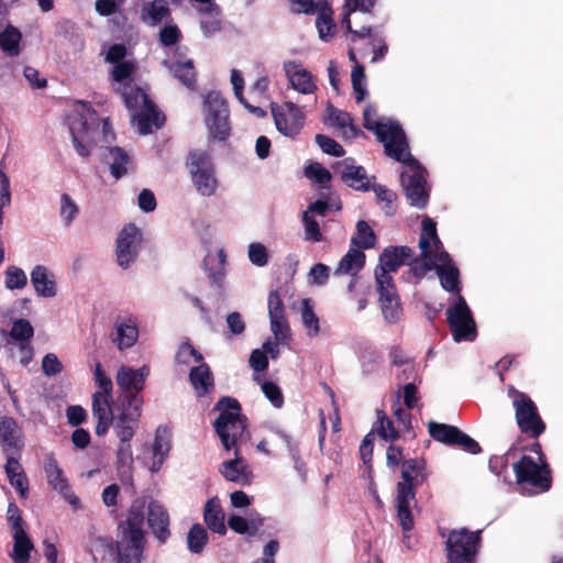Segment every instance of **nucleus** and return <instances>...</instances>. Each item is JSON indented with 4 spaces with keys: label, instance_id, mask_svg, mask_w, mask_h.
<instances>
[{
    "label": "nucleus",
    "instance_id": "79ce46f5",
    "mask_svg": "<svg viewBox=\"0 0 563 563\" xmlns=\"http://www.w3.org/2000/svg\"><path fill=\"white\" fill-rule=\"evenodd\" d=\"M365 254L361 249H350L340 260L335 274H355L365 265Z\"/></svg>",
    "mask_w": 563,
    "mask_h": 563
},
{
    "label": "nucleus",
    "instance_id": "c85d7f7f",
    "mask_svg": "<svg viewBox=\"0 0 563 563\" xmlns=\"http://www.w3.org/2000/svg\"><path fill=\"white\" fill-rule=\"evenodd\" d=\"M115 333L112 341L120 350L129 349L135 344L139 338L136 321L132 318H118L115 321Z\"/></svg>",
    "mask_w": 563,
    "mask_h": 563
},
{
    "label": "nucleus",
    "instance_id": "6e6d98bb",
    "mask_svg": "<svg viewBox=\"0 0 563 563\" xmlns=\"http://www.w3.org/2000/svg\"><path fill=\"white\" fill-rule=\"evenodd\" d=\"M373 190L377 199L385 203L383 206L384 213L389 217L394 216L396 213L395 201L397 200V195L384 185H375Z\"/></svg>",
    "mask_w": 563,
    "mask_h": 563
},
{
    "label": "nucleus",
    "instance_id": "7ed1b4c3",
    "mask_svg": "<svg viewBox=\"0 0 563 563\" xmlns=\"http://www.w3.org/2000/svg\"><path fill=\"white\" fill-rule=\"evenodd\" d=\"M401 152L400 159L404 164V170L400 175V183L405 196L410 206L418 209H424L429 202L430 188L427 181V169L409 152L408 141L406 145L399 146Z\"/></svg>",
    "mask_w": 563,
    "mask_h": 563
},
{
    "label": "nucleus",
    "instance_id": "0eeeda50",
    "mask_svg": "<svg viewBox=\"0 0 563 563\" xmlns=\"http://www.w3.org/2000/svg\"><path fill=\"white\" fill-rule=\"evenodd\" d=\"M376 109L372 104H367L363 111L364 128L375 133L378 141L384 144L387 156L400 159L402 151L399 146L406 145L407 142L405 131L399 123H382L376 121Z\"/></svg>",
    "mask_w": 563,
    "mask_h": 563
},
{
    "label": "nucleus",
    "instance_id": "052dcab7",
    "mask_svg": "<svg viewBox=\"0 0 563 563\" xmlns=\"http://www.w3.org/2000/svg\"><path fill=\"white\" fill-rule=\"evenodd\" d=\"M190 356L194 357L196 363L203 361L202 354L190 342H183L175 356L176 363L186 365L189 363Z\"/></svg>",
    "mask_w": 563,
    "mask_h": 563
},
{
    "label": "nucleus",
    "instance_id": "5701e85b",
    "mask_svg": "<svg viewBox=\"0 0 563 563\" xmlns=\"http://www.w3.org/2000/svg\"><path fill=\"white\" fill-rule=\"evenodd\" d=\"M112 396L92 395V417L97 420L96 434L104 435L113 424L114 416L111 407Z\"/></svg>",
    "mask_w": 563,
    "mask_h": 563
},
{
    "label": "nucleus",
    "instance_id": "69168bd1",
    "mask_svg": "<svg viewBox=\"0 0 563 563\" xmlns=\"http://www.w3.org/2000/svg\"><path fill=\"white\" fill-rule=\"evenodd\" d=\"M181 38L179 27L174 24H165L159 31V42L165 47H170L177 44Z\"/></svg>",
    "mask_w": 563,
    "mask_h": 563
},
{
    "label": "nucleus",
    "instance_id": "de8ad7c7",
    "mask_svg": "<svg viewBox=\"0 0 563 563\" xmlns=\"http://www.w3.org/2000/svg\"><path fill=\"white\" fill-rule=\"evenodd\" d=\"M208 542V532L200 523H195L188 531L187 544L190 552L200 554Z\"/></svg>",
    "mask_w": 563,
    "mask_h": 563
},
{
    "label": "nucleus",
    "instance_id": "37998d69",
    "mask_svg": "<svg viewBox=\"0 0 563 563\" xmlns=\"http://www.w3.org/2000/svg\"><path fill=\"white\" fill-rule=\"evenodd\" d=\"M341 179L351 188L363 191L368 190L366 172L362 166L345 165Z\"/></svg>",
    "mask_w": 563,
    "mask_h": 563
},
{
    "label": "nucleus",
    "instance_id": "393cba45",
    "mask_svg": "<svg viewBox=\"0 0 563 563\" xmlns=\"http://www.w3.org/2000/svg\"><path fill=\"white\" fill-rule=\"evenodd\" d=\"M284 70L295 90L309 95L317 89L312 75L303 69L300 63L296 60L286 62L284 63Z\"/></svg>",
    "mask_w": 563,
    "mask_h": 563
},
{
    "label": "nucleus",
    "instance_id": "a19ab883",
    "mask_svg": "<svg viewBox=\"0 0 563 563\" xmlns=\"http://www.w3.org/2000/svg\"><path fill=\"white\" fill-rule=\"evenodd\" d=\"M435 272L443 289L455 294L461 291L460 271L455 265L439 264L435 266Z\"/></svg>",
    "mask_w": 563,
    "mask_h": 563
},
{
    "label": "nucleus",
    "instance_id": "dca6fc26",
    "mask_svg": "<svg viewBox=\"0 0 563 563\" xmlns=\"http://www.w3.org/2000/svg\"><path fill=\"white\" fill-rule=\"evenodd\" d=\"M142 233L134 223L126 224L118 235L115 255L120 267L126 269L139 256Z\"/></svg>",
    "mask_w": 563,
    "mask_h": 563
},
{
    "label": "nucleus",
    "instance_id": "bb28decb",
    "mask_svg": "<svg viewBox=\"0 0 563 563\" xmlns=\"http://www.w3.org/2000/svg\"><path fill=\"white\" fill-rule=\"evenodd\" d=\"M31 283L41 297L51 298L57 294L55 276L44 265H36L32 269Z\"/></svg>",
    "mask_w": 563,
    "mask_h": 563
},
{
    "label": "nucleus",
    "instance_id": "c03bdc74",
    "mask_svg": "<svg viewBox=\"0 0 563 563\" xmlns=\"http://www.w3.org/2000/svg\"><path fill=\"white\" fill-rule=\"evenodd\" d=\"M316 25L318 29L319 37L322 41L327 42L333 37L336 25L332 19V10L328 2L322 3L320 12L317 16Z\"/></svg>",
    "mask_w": 563,
    "mask_h": 563
},
{
    "label": "nucleus",
    "instance_id": "8fccbe9b",
    "mask_svg": "<svg viewBox=\"0 0 563 563\" xmlns=\"http://www.w3.org/2000/svg\"><path fill=\"white\" fill-rule=\"evenodd\" d=\"M262 525V519H258V522H256L255 519H252L251 522H249L244 517L239 515H231L228 519L229 528L239 534L247 533L250 536H255L257 533L258 526Z\"/></svg>",
    "mask_w": 563,
    "mask_h": 563
},
{
    "label": "nucleus",
    "instance_id": "4d7b16f0",
    "mask_svg": "<svg viewBox=\"0 0 563 563\" xmlns=\"http://www.w3.org/2000/svg\"><path fill=\"white\" fill-rule=\"evenodd\" d=\"M305 175L307 178L313 180L320 186L324 187L328 183H330L332 175L331 173L323 167L320 163H311L305 168Z\"/></svg>",
    "mask_w": 563,
    "mask_h": 563
},
{
    "label": "nucleus",
    "instance_id": "f8f14e48",
    "mask_svg": "<svg viewBox=\"0 0 563 563\" xmlns=\"http://www.w3.org/2000/svg\"><path fill=\"white\" fill-rule=\"evenodd\" d=\"M428 431L434 441L446 446L460 449L470 454L482 452L478 442L455 426L430 421Z\"/></svg>",
    "mask_w": 563,
    "mask_h": 563
},
{
    "label": "nucleus",
    "instance_id": "473e14b6",
    "mask_svg": "<svg viewBox=\"0 0 563 563\" xmlns=\"http://www.w3.org/2000/svg\"><path fill=\"white\" fill-rule=\"evenodd\" d=\"M416 501V493L396 492L395 506L397 518L404 533L409 532L415 525L411 503Z\"/></svg>",
    "mask_w": 563,
    "mask_h": 563
},
{
    "label": "nucleus",
    "instance_id": "423d86ee",
    "mask_svg": "<svg viewBox=\"0 0 563 563\" xmlns=\"http://www.w3.org/2000/svg\"><path fill=\"white\" fill-rule=\"evenodd\" d=\"M84 110L77 113L69 122V132L77 154L84 158L90 156L97 145L96 135L99 134V117L88 102L80 101Z\"/></svg>",
    "mask_w": 563,
    "mask_h": 563
},
{
    "label": "nucleus",
    "instance_id": "7c9ffc66",
    "mask_svg": "<svg viewBox=\"0 0 563 563\" xmlns=\"http://www.w3.org/2000/svg\"><path fill=\"white\" fill-rule=\"evenodd\" d=\"M101 161L107 163L111 175L115 179L122 178L128 173L126 165L130 163V156L120 146L106 147V152L101 155Z\"/></svg>",
    "mask_w": 563,
    "mask_h": 563
},
{
    "label": "nucleus",
    "instance_id": "9d476101",
    "mask_svg": "<svg viewBox=\"0 0 563 563\" xmlns=\"http://www.w3.org/2000/svg\"><path fill=\"white\" fill-rule=\"evenodd\" d=\"M205 122L210 136L225 141L230 135L229 107L218 91H210L203 101Z\"/></svg>",
    "mask_w": 563,
    "mask_h": 563
},
{
    "label": "nucleus",
    "instance_id": "c756f323",
    "mask_svg": "<svg viewBox=\"0 0 563 563\" xmlns=\"http://www.w3.org/2000/svg\"><path fill=\"white\" fill-rule=\"evenodd\" d=\"M219 472L229 482L241 485L250 484V476L246 473V465L240 456V450H234V459L225 461L221 464Z\"/></svg>",
    "mask_w": 563,
    "mask_h": 563
},
{
    "label": "nucleus",
    "instance_id": "a18cd8bd",
    "mask_svg": "<svg viewBox=\"0 0 563 563\" xmlns=\"http://www.w3.org/2000/svg\"><path fill=\"white\" fill-rule=\"evenodd\" d=\"M376 243V234L365 220L356 223V233L351 239V244L361 250L372 249Z\"/></svg>",
    "mask_w": 563,
    "mask_h": 563
},
{
    "label": "nucleus",
    "instance_id": "9b49d317",
    "mask_svg": "<svg viewBox=\"0 0 563 563\" xmlns=\"http://www.w3.org/2000/svg\"><path fill=\"white\" fill-rule=\"evenodd\" d=\"M148 368L143 366L140 369H133L128 366H121L117 373V384L122 393V407L142 408L143 398L140 391L143 390Z\"/></svg>",
    "mask_w": 563,
    "mask_h": 563
},
{
    "label": "nucleus",
    "instance_id": "2f4dec72",
    "mask_svg": "<svg viewBox=\"0 0 563 563\" xmlns=\"http://www.w3.org/2000/svg\"><path fill=\"white\" fill-rule=\"evenodd\" d=\"M146 505L145 498H136L133 500L128 518L124 522L120 525V528L122 531H125L128 533H132V538L136 539L141 536H144V532L142 530V525L144 521V508Z\"/></svg>",
    "mask_w": 563,
    "mask_h": 563
},
{
    "label": "nucleus",
    "instance_id": "4468645a",
    "mask_svg": "<svg viewBox=\"0 0 563 563\" xmlns=\"http://www.w3.org/2000/svg\"><path fill=\"white\" fill-rule=\"evenodd\" d=\"M271 113L277 131L284 136L295 139L305 125V114L291 101L283 103L271 102Z\"/></svg>",
    "mask_w": 563,
    "mask_h": 563
},
{
    "label": "nucleus",
    "instance_id": "412c9836",
    "mask_svg": "<svg viewBox=\"0 0 563 563\" xmlns=\"http://www.w3.org/2000/svg\"><path fill=\"white\" fill-rule=\"evenodd\" d=\"M147 523L156 539L165 543L170 536L169 515L157 500H151L147 506Z\"/></svg>",
    "mask_w": 563,
    "mask_h": 563
},
{
    "label": "nucleus",
    "instance_id": "b1692460",
    "mask_svg": "<svg viewBox=\"0 0 563 563\" xmlns=\"http://www.w3.org/2000/svg\"><path fill=\"white\" fill-rule=\"evenodd\" d=\"M145 537L132 538V533L122 531V539L117 542V563H141Z\"/></svg>",
    "mask_w": 563,
    "mask_h": 563
},
{
    "label": "nucleus",
    "instance_id": "774afa93",
    "mask_svg": "<svg viewBox=\"0 0 563 563\" xmlns=\"http://www.w3.org/2000/svg\"><path fill=\"white\" fill-rule=\"evenodd\" d=\"M262 391L265 397L272 402V405L276 408H282L284 405V396L279 386L273 382H264L262 384Z\"/></svg>",
    "mask_w": 563,
    "mask_h": 563
},
{
    "label": "nucleus",
    "instance_id": "864d4df0",
    "mask_svg": "<svg viewBox=\"0 0 563 563\" xmlns=\"http://www.w3.org/2000/svg\"><path fill=\"white\" fill-rule=\"evenodd\" d=\"M170 431L167 427H158L155 434L153 451L159 457V464L164 462L170 450Z\"/></svg>",
    "mask_w": 563,
    "mask_h": 563
},
{
    "label": "nucleus",
    "instance_id": "13d9d810",
    "mask_svg": "<svg viewBox=\"0 0 563 563\" xmlns=\"http://www.w3.org/2000/svg\"><path fill=\"white\" fill-rule=\"evenodd\" d=\"M27 284L24 271L16 266H9L5 271V287L8 289H22Z\"/></svg>",
    "mask_w": 563,
    "mask_h": 563
},
{
    "label": "nucleus",
    "instance_id": "5fc2aeb1",
    "mask_svg": "<svg viewBox=\"0 0 563 563\" xmlns=\"http://www.w3.org/2000/svg\"><path fill=\"white\" fill-rule=\"evenodd\" d=\"M365 69L361 64L354 65L351 74L352 87L355 92V100L357 103L364 101L367 90L365 87Z\"/></svg>",
    "mask_w": 563,
    "mask_h": 563
},
{
    "label": "nucleus",
    "instance_id": "ddd939ff",
    "mask_svg": "<svg viewBox=\"0 0 563 563\" xmlns=\"http://www.w3.org/2000/svg\"><path fill=\"white\" fill-rule=\"evenodd\" d=\"M446 321L455 342L475 340L476 323L462 296H459L455 305L446 310Z\"/></svg>",
    "mask_w": 563,
    "mask_h": 563
},
{
    "label": "nucleus",
    "instance_id": "6e6552de",
    "mask_svg": "<svg viewBox=\"0 0 563 563\" xmlns=\"http://www.w3.org/2000/svg\"><path fill=\"white\" fill-rule=\"evenodd\" d=\"M482 531H471L467 528L449 531L445 541L448 563H476L479 552Z\"/></svg>",
    "mask_w": 563,
    "mask_h": 563
},
{
    "label": "nucleus",
    "instance_id": "72a5a7b5",
    "mask_svg": "<svg viewBox=\"0 0 563 563\" xmlns=\"http://www.w3.org/2000/svg\"><path fill=\"white\" fill-rule=\"evenodd\" d=\"M203 520L211 531L220 536L227 533L224 512L217 497L207 500L203 509Z\"/></svg>",
    "mask_w": 563,
    "mask_h": 563
},
{
    "label": "nucleus",
    "instance_id": "4be33fe9",
    "mask_svg": "<svg viewBox=\"0 0 563 563\" xmlns=\"http://www.w3.org/2000/svg\"><path fill=\"white\" fill-rule=\"evenodd\" d=\"M142 408L122 407L121 413L113 421L119 442H130L139 426Z\"/></svg>",
    "mask_w": 563,
    "mask_h": 563
},
{
    "label": "nucleus",
    "instance_id": "bf43d9fd",
    "mask_svg": "<svg viewBox=\"0 0 563 563\" xmlns=\"http://www.w3.org/2000/svg\"><path fill=\"white\" fill-rule=\"evenodd\" d=\"M302 223L305 227V239L312 242H320L322 240V233L318 221L309 211L302 212Z\"/></svg>",
    "mask_w": 563,
    "mask_h": 563
},
{
    "label": "nucleus",
    "instance_id": "603ef678",
    "mask_svg": "<svg viewBox=\"0 0 563 563\" xmlns=\"http://www.w3.org/2000/svg\"><path fill=\"white\" fill-rule=\"evenodd\" d=\"M377 421L375 431L377 434L384 439L389 441H395L399 438V432L395 428L394 422L386 416L385 411L382 409L376 410Z\"/></svg>",
    "mask_w": 563,
    "mask_h": 563
},
{
    "label": "nucleus",
    "instance_id": "f3484780",
    "mask_svg": "<svg viewBox=\"0 0 563 563\" xmlns=\"http://www.w3.org/2000/svg\"><path fill=\"white\" fill-rule=\"evenodd\" d=\"M429 473L427 462L422 457L404 460L401 463V481L396 484V492L416 493L427 482Z\"/></svg>",
    "mask_w": 563,
    "mask_h": 563
},
{
    "label": "nucleus",
    "instance_id": "20e7f679",
    "mask_svg": "<svg viewBox=\"0 0 563 563\" xmlns=\"http://www.w3.org/2000/svg\"><path fill=\"white\" fill-rule=\"evenodd\" d=\"M507 395L511 399L515 420L519 431L530 439H539L545 432L547 424L539 412L537 404L528 394L518 390L512 385L508 386Z\"/></svg>",
    "mask_w": 563,
    "mask_h": 563
},
{
    "label": "nucleus",
    "instance_id": "e2e57ef3",
    "mask_svg": "<svg viewBox=\"0 0 563 563\" xmlns=\"http://www.w3.org/2000/svg\"><path fill=\"white\" fill-rule=\"evenodd\" d=\"M79 208L68 194L60 196V217L69 225L77 217Z\"/></svg>",
    "mask_w": 563,
    "mask_h": 563
},
{
    "label": "nucleus",
    "instance_id": "338daca9",
    "mask_svg": "<svg viewBox=\"0 0 563 563\" xmlns=\"http://www.w3.org/2000/svg\"><path fill=\"white\" fill-rule=\"evenodd\" d=\"M134 69L135 65L133 62L123 60L114 64L111 75L114 81L122 85L123 82H128L126 80L130 79Z\"/></svg>",
    "mask_w": 563,
    "mask_h": 563
},
{
    "label": "nucleus",
    "instance_id": "f704fd0d",
    "mask_svg": "<svg viewBox=\"0 0 563 563\" xmlns=\"http://www.w3.org/2000/svg\"><path fill=\"white\" fill-rule=\"evenodd\" d=\"M164 65L168 68L170 74L178 79L186 88L195 90L197 84V71L191 59L180 62L165 60Z\"/></svg>",
    "mask_w": 563,
    "mask_h": 563
},
{
    "label": "nucleus",
    "instance_id": "f03ea898",
    "mask_svg": "<svg viewBox=\"0 0 563 563\" xmlns=\"http://www.w3.org/2000/svg\"><path fill=\"white\" fill-rule=\"evenodd\" d=\"M220 415L213 422L216 433L225 451L239 449V444L250 439L246 417L241 413L240 402L230 396L221 397L214 406Z\"/></svg>",
    "mask_w": 563,
    "mask_h": 563
},
{
    "label": "nucleus",
    "instance_id": "aec40b11",
    "mask_svg": "<svg viewBox=\"0 0 563 563\" xmlns=\"http://www.w3.org/2000/svg\"><path fill=\"white\" fill-rule=\"evenodd\" d=\"M44 471L48 484L54 489L58 490L70 505H79V498L71 490L67 478L64 476L62 468L58 466V463L53 455L45 459Z\"/></svg>",
    "mask_w": 563,
    "mask_h": 563
},
{
    "label": "nucleus",
    "instance_id": "6ab92c4d",
    "mask_svg": "<svg viewBox=\"0 0 563 563\" xmlns=\"http://www.w3.org/2000/svg\"><path fill=\"white\" fill-rule=\"evenodd\" d=\"M25 445L22 428L13 417L0 416V446L3 453L23 451Z\"/></svg>",
    "mask_w": 563,
    "mask_h": 563
},
{
    "label": "nucleus",
    "instance_id": "2eb2a0df",
    "mask_svg": "<svg viewBox=\"0 0 563 563\" xmlns=\"http://www.w3.org/2000/svg\"><path fill=\"white\" fill-rule=\"evenodd\" d=\"M413 254V250L406 245L384 249L379 255V263L375 267V280L387 285L394 283L390 274L397 272L402 265H410Z\"/></svg>",
    "mask_w": 563,
    "mask_h": 563
},
{
    "label": "nucleus",
    "instance_id": "49530a36",
    "mask_svg": "<svg viewBox=\"0 0 563 563\" xmlns=\"http://www.w3.org/2000/svg\"><path fill=\"white\" fill-rule=\"evenodd\" d=\"M21 32L12 26L8 25L0 33V47L3 52H5L9 56H18L20 54V41H21Z\"/></svg>",
    "mask_w": 563,
    "mask_h": 563
},
{
    "label": "nucleus",
    "instance_id": "c9c22d12",
    "mask_svg": "<svg viewBox=\"0 0 563 563\" xmlns=\"http://www.w3.org/2000/svg\"><path fill=\"white\" fill-rule=\"evenodd\" d=\"M117 91L121 95L124 104L129 110L136 111L140 109L141 111L142 107H145L146 103L151 101L148 95L131 81L120 85Z\"/></svg>",
    "mask_w": 563,
    "mask_h": 563
},
{
    "label": "nucleus",
    "instance_id": "39448f33",
    "mask_svg": "<svg viewBox=\"0 0 563 563\" xmlns=\"http://www.w3.org/2000/svg\"><path fill=\"white\" fill-rule=\"evenodd\" d=\"M516 484L522 492L537 495L548 492L552 486V471L547 461L536 462L523 454L512 464Z\"/></svg>",
    "mask_w": 563,
    "mask_h": 563
},
{
    "label": "nucleus",
    "instance_id": "4c0bfd02",
    "mask_svg": "<svg viewBox=\"0 0 563 563\" xmlns=\"http://www.w3.org/2000/svg\"><path fill=\"white\" fill-rule=\"evenodd\" d=\"M431 243L433 244V247L437 250L442 247V242L437 233L435 222L429 217H426L422 221V228L419 238V249L421 250V257H430L432 253Z\"/></svg>",
    "mask_w": 563,
    "mask_h": 563
},
{
    "label": "nucleus",
    "instance_id": "ea45409f",
    "mask_svg": "<svg viewBox=\"0 0 563 563\" xmlns=\"http://www.w3.org/2000/svg\"><path fill=\"white\" fill-rule=\"evenodd\" d=\"M13 563H27L30 560L31 551L34 549L32 540L29 538L25 530H16L13 532Z\"/></svg>",
    "mask_w": 563,
    "mask_h": 563
},
{
    "label": "nucleus",
    "instance_id": "3c124183",
    "mask_svg": "<svg viewBox=\"0 0 563 563\" xmlns=\"http://www.w3.org/2000/svg\"><path fill=\"white\" fill-rule=\"evenodd\" d=\"M301 320L309 336H317L320 332L319 318L313 311L311 300L306 298L301 306Z\"/></svg>",
    "mask_w": 563,
    "mask_h": 563
},
{
    "label": "nucleus",
    "instance_id": "e433bc0d",
    "mask_svg": "<svg viewBox=\"0 0 563 563\" xmlns=\"http://www.w3.org/2000/svg\"><path fill=\"white\" fill-rule=\"evenodd\" d=\"M189 379L199 397L210 394L214 387L212 373L206 363L192 367L189 373Z\"/></svg>",
    "mask_w": 563,
    "mask_h": 563
},
{
    "label": "nucleus",
    "instance_id": "58836bf2",
    "mask_svg": "<svg viewBox=\"0 0 563 563\" xmlns=\"http://www.w3.org/2000/svg\"><path fill=\"white\" fill-rule=\"evenodd\" d=\"M170 10L165 0H153L142 7L141 19L151 26L159 24L163 20L169 18Z\"/></svg>",
    "mask_w": 563,
    "mask_h": 563
},
{
    "label": "nucleus",
    "instance_id": "1a4fd4ad",
    "mask_svg": "<svg viewBox=\"0 0 563 563\" xmlns=\"http://www.w3.org/2000/svg\"><path fill=\"white\" fill-rule=\"evenodd\" d=\"M187 167L196 190L203 197L213 196L219 181L210 154L201 150L190 151L187 157Z\"/></svg>",
    "mask_w": 563,
    "mask_h": 563
},
{
    "label": "nucleus",
    "instance_id": "cd10ccee",
    "mask_svg": "<svg viewBox=\"0 0 563 563\" xmlns=\"http://www.w3.org/2000/svg\"><path fill=\"white\" fill-rule=\"evenodd\" d=\"M34 329L29 320L26 319H18L13 322L12 328L10 330V336L20 342V349L24 353V356L21 358V363L26 365L33 354V349L29 343V340L33 336Z\"/></svg>",
    "mask_w": 563,
    "mask_h": 563
},
{
    "label": "nucleus",
    "instance_id": "a211bd4d",
    "mask_svg": "<svg viewBox=\"0 0 563 563\" xmlns=\"http://www.w3.org/2000/svg\"><path fill=\"white\" fill-rule=\"evenodd\" d=\"M378 301L384 319L388 323H396L402 314V308L395 283L376 282Z\"/></svg>",
    "mask_w": 563,
    "mask_h": 563
},
{
    "label": "nucleus",
    "instance_id": "f257e3e1",
    "mask_svg": "<svg viewBox=\"0 0 563 563\" xmlns=\"http://www.w3.org/2000/svg\"><path fill=\"white\" fill-rule=\"evenodd\" d=\"M376 2L377 0H344L342 25L345 26L350 34L349 40L354 45L349 49V58L351 62H354L355 65L357 64L356 51L362 57L366 54L362 47L356 45L361 41H367L368 45L372 47V63L382 60L388 53V45L386 44L385 37L382 33L376 32L371 26H362L360 30H353L351 24V13L355 11L371 13L376 5Z\"/></svg>",
    "mask_w": 563,
    "mask_h": 563
},
{
    "label": "nucleus",
    "instance_id": "680f3d73",
    "mask_svg": "<svg viewBox=\"0 0 563 563\" xmlns=\"http://www.w3.org/2000/svg\"><path fill=\"white\" fill-rule=\"evenodd\" d=\"M314 140L316 143L325 154L335 157H341L345 154L343 146L330 136H327L324 134H317Z\"/></svg>",
    "mask_w": 563,
    "mask_h": 563
},
{
    "label": "nucleus",
    "instance_id": "0e129e2a",
    "mask_svg": "<svg viewBox=\"0 0 563 563\" xmlns=\"http://www.w3.org/2000/svg\"><path fill=\"white\" fill-rule=\"evenodd\" d=\"M95 379L97 386L100 388V390L95 391L93 394H99L101 396H112V380L110 377H108L102 369V366L99 362L95 365Z\"/></svg>",
    "mask_w": 563,
    "mask_h": 563
},
{
    "label": "nucleus",
    "instance_id": "a878e982",
    "mask_svg": "<svg viewBox=\"0 0 563 563\" xmlns=\"http://www.w3.org/2000/svg\"><path fill=\"white\" fill-rule=\"evenodd\" d=\"M133 121L137 122L141 134L146 135L153 132V128L159 129L165 123L164 114L157 109L151 100L142 110L132 114Z\"/></svg>",
    "mask_w": 563,
    "mask_h": 563
},
{
    "label": "nucleus",
    "instance_id": "09e8293b",
    "mask_svg": "<svg viewBox=\"0 0 563 563\" xmlns=\"http://www.w3.org/2000/svg\"><path fill=\"white\" fill-rule=\"evenodd\" d=\"M329 120L340 129L349 128L351 136H356L360 130L354 125L353 119L349 112L342 111L332 104L327 109Z\"/></svg>",
    "mask_w": 563,
    "mask_h": 563
}]
</instances>
